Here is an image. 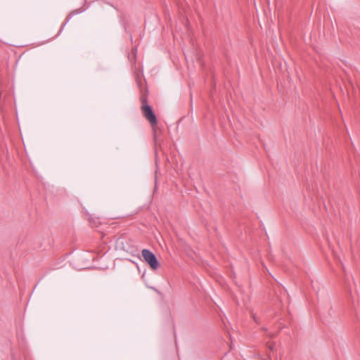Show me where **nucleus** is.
Masks as SVG:
<instances>
[{"label": "nucleus", "mask_w": 360, "mask_h": 360, "mask_svg": "<svg viewBox=\"0 0 360 360\" xmlns=\"http://www.w3.org/2000/svg\"><path fill=\"white\" fill-rule=\"evenodd\" d=\"M192 49L184 51L185 58L188 63L189 62H196L199 63L200 65H201V58L202 56V52L197 46L194 45L193 42H192Z\"/></svg>", "instance_id": "f257e3e1"}, {"label": "nucleus", "mask_w": 360, "mask_h": 360, "mask_svg": "<svg viewBox=\"0 0 360 360\" xmlns=\"http://www.w3.org/2000/svg\"><path fill=\"white\" fill-rule=\"evenodd\" d=\"M142 112L145 118L150 122L153 127L157 124L155 115L153 112L150 106L144 101L142 102Z\"/></svg>", "instance_id": "f03ea898"}, {"label": "nucleus", "mask_w": 360, "mask_h": 360, "mask_svg": "<svg viewBox=\"0 0 360 360\" xmlns=\"http://www.w3.org/2000/svg\"><path fill=\"white\" fill-rule=\"evenodd\" d=\"M144 260L150 265L151 269L155 270L158 268V262L155 255L149 250L143 249L141 252Z\"/></svg>", "instance_id": "7ed1b4c3"}, {"label": "nucleus", "mask_w": 360, "mask_h": 360, "mask_svg": "<svg viewBox=\"0 0 360 360\" xmlns=\"http://www.w3.org/2000/svg\"><path fill=\"white\" fill-rule=\"evenodd\" d=\"M82 11H80V9H77V10H75L74 11H72L66 18V22H68L70 18H72V15H77L79 13H81Z\"/></svg>", "instance_id": "20e7f679"}, {"label": "nucleus", "mask_w": 360, "mask_h": 360, "mask_svg": "<svg viewBox=\"0 0 360 360\" xmlns=\"http://www.w3.org/2000/svg\"><path fill=\"white\" fill-rule=\"evenodd\" d=\"M253 318H254V319H255V321H256V322H257V319H256V318H255V315H253Z\"/></svg>", "instance_id": "39448f33"}, {"label": "nucleus", "mask_w": 360, "mask_h": 360, "mask_svg": "<svg viewBox=\"0 0 360 360\" xmlns=\"http://www.w3.org/2000/svg\"><path fill=\"white\" fill-rule=\"evenodd\" d=\"M63 28V27H60L59 32H60L62 31Z\"/></svg>", "instance_id": "423d86ee"}, {"label": "nucleus", "mask_w": 360, "mask_h": 360, "mask_svg": "<svg viewBox=\"0 0 360 360\" xmlns=\"http://www.w3.org/2000/svg\"><path fill=\"white\" fill-rule=\"evenodd\" d=\"M155 141L157 142V137L155 135Z\"/></svg>", "instance_id": "0eeeda50"}, {"label": "nucleus", "mask_w": 360, "mask_h": 360, "mask_svg": "<svg viewBox=\"0 0 360 360\" xmlns=\"http://www.w3.org/2000/svg\"><path fill=\"white\" fill-rule=\"evenodd\" d=\"M219 316L221 317V319L223 321V317L219 314Z\"/></svg>", "instance_id": "6e6552de"}]
</instances>
